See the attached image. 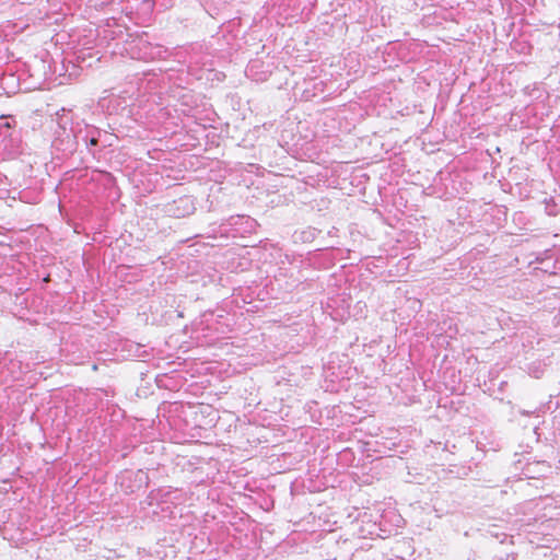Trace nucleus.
Wrapping results in <instances>:
<instances>
[{
    "label": "nucleus",
    "mask_w": 560,
    "mask_h": 560,
    "mask_svg": "<svg viewBox=\"0 0 560 560\" xmlns=\"http://www.w3.org/2000/svg\"><path fill=\"white\" fill-rule=\"evenodd\" d=\"M97 143V140L96 139H92L91 140V144L95 145Z\"/></svg>",
    "instance_id": "obj_1"
}]
</instances>
